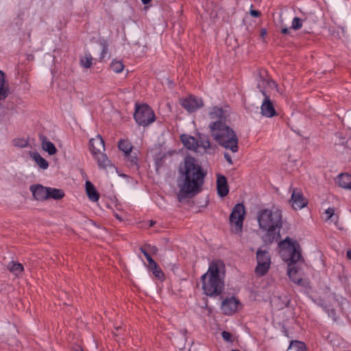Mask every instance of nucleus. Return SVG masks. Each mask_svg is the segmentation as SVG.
Here are the masks:
<instances>
[{"instance_id": "nucleus-1", "label": "nucleus", "mask_w": 351, "mask_h": 351, "mask_svg": "<svg viewBox=\"0 0 351 351\" xmlns=\"http://www.w3.org/2000/svg\"><path fill=\"white\" fill-rule=\"evenodd\" d=\"M206 176L197 159L186 156L178 168V186L180 189L178 199L182 202L186 197H192L202 191Z\"/></svg>"}, {"instance_id": "nucleus-2", "label": "nucleus", "mask_w": 351, "mask_h": 351, "mask_svg": "<svg viewBox=\"0 0 351 351\" xmlns=\"http://www.w3.org/2000/svg\"><path fill=\"white\" fill-rule=\"evenodd\" d=\"M212 120L208 125L213 139L221 147L236 153L239 150L238 138L234 131L226 123V114L221 108L213 107L209 112Z\"/></svg>"}, {"instance_id": "nucleus-3", "label": "nucleus", "mask_w": 351, "mask_h": 351, "mask_svg": "<svg viewBox=\"0 0 351 351\" xmlns=\"http://www.w3.org/2000/svg\"><path fill=\"white\" fill-rule=\"evenodd\" d=\"M257 220L260 229L265 232L266 242L273 243L280 239V231L282 226V211L277 208H265L258 211Z\"/></svg>"}, {"instance_id": "nucleus-4", "label": "nucleus", "mask_w": 351, "mask_h": 351, "mask_svg": "<svg viewBox=\"0 0 351 351\" xmlns=\"http://www.w3.org/2000/svg\"><path fill=\"white\" fill-rule=\"evenodd\" d=\"M225 265L221 261H213L208 271L202 276V289L207 296L219 295L224 289Z\"/></svg>"}, {"instance_id": "nucleus-5", "label": "nucleus", "mask_w": 351, "mask_h": 351, "mask_svg": "<svg viewBox=\"0 0 351 351\" xmlns=\"http://www.w3.org/2000/svg\"><path fill=\"white\" fill-rule=\"evenodd\" d=\"M90 151L100 168L106 169L110 165V161L104 153L105 151L104 141L100 135L96 136L89 141Z\"/></svg>"}, {"instance_id": "nucleus-6", "label": "nucleus", "mask_w": 351, "mask_h": 351, "mask_svg": "<svg viewBox=\"0 0 351 351\" xmlns=\"http://www.w3.org/2000/svg\"><path fill=\"white\" fill-rule=\"evenodd\" d=\"M266 84L269 86H276L274 81L271 80H265L260 77V80L258 82L257 88L264 96V99L261 106V114L263 116L271 118L276 115V111L274 108V104L270 99L269 96L267 95L266 92L262 88V86Z\"/></svg>"}, {"instance_id": "nucleus-7", "label": "nucleus", "mask_w": 351, "mask_h": 351, "mask_svg": "<svg viewBox=\"0 0 351 351\" xmlns=\"http://www.w3.org/2000/svg\"><path fill=\"white\" fill-rule=\"evenodd\" d=\"M280 245H287V249L282 251V256L287 262L289 267V265L295 267L294 265L302 258L300 245L296 243L291 242L289 237L286 238L280 243Z\"/></svg>"}, {"instance_id": "nucleus-8", "label": "nucleus", "mask_w": 351, "mask_h": 351, "mask_svg": "<svg viewBox=\"0 0 351 351\" xmlns=\"http://www.w3.org/2000/svg\"><path fill=\"white\" fill-rule=\"evenodd\" d=\"M257 265L255 267V274L260 277L265 276L271 267V261L269 252L266 247H259L256 253Z\"/></svg>"}, {"instance_id": "nucleus-9", "label": "nucleus", "mask_w": 351, "mask_h": 351, "mask_svg": "<svg viewBox=\"0 0 351 351\" xmlns=\"http://www.w3.org/2000/svg\"><path fill=\"white\" fill-rule=\"evenodd\" d=\"M134 117L136 123L142 126H147L155 121L153 110L147 104L136 105Z\"/></svg>"}, {"instance_id": "nucleus-10", "label": "nucleus", "mask_w": 351, "mask_h": 351, "mask_svg": "<svg viewBox=\"0 0 351 351\" xmlns=\"http://www.w3.org/2000/svg\"><path fill=\"white\" fill-rule=\"evenodd\" d=\"M245 215V210L243 204H237L233 207L230 215V223L234 233L238 234L242 231Z\"/></svg>"}, {"instance_id": "nucleus-11", "label": "nucleus", "mask_w": 351, "mask_h": 351, "mask_svg": "<svg viewBox=\"0 0 351 351\" xmlns=\"http://www.w3.org/2000/svg\"><path fill=\"white\" fill-rule=\"evenodd\" d=\"M240 306L239 300L232 296L227 298L222 301L221 310L225 315H230L236 313Z\"/></svg>"}, {"instance_id": "nucleus-12", "label": "nucleus", "mask_w": 351, "mask_h": 351, "mask_svg": "<svg viewBox=\"0 0 351 351\" xmlns=\"http://www.w3.org/2000/svg\"><path fill=\"white\" fill-rule=\"evenodd\" d=\"M182 106L187 111L192 112L203 106L202 99L195 97L190 96L188 98L184 99L181 102Z\"/></svg>"}, {"instance_id": "nucleus-13", "label": "nucleus", "mask_w": 351, "mask_h": 351, "mask_svg": "<svg viewBox=\"0 0 351 351\" xmlns=\"http://www.w3.org/2000/svg\"><path fill=\"white\" fill-rule=\"evenodd\" d=\"M290 202L293 208L295 210L302 209L307 204V201L304 197L302 193L296 189L293 190Z\"/></svg>"}, {"instance_id": "nucleus-14", "label": "nucleus", "mask_w": 351, "mask_h": 351, "mask_svg": "<svg viewBox=\"0 0 351 351\" xmlns=\"http://www.w3.org/2000/svg\"><path fill=\"white\" fill-rule=\"evenodd\" d=\"M30 191L36 200L43 201L49 198L48 187H45L40 184L32 185Z\"/></svg>"}, {"instance_id": "nucleus-15", "label": "nucleus", "mask_w": 351, "mask_h": 351, "mask_svg": "<svg viewBox=\"0 0 351 351\" xmlns=\"http://www.w3.org/2000/svg\"><path fill=\"white\" fill-rule=\"evenodd\" d=\"M217 193L220 197H225L229 192L227 179L223 175H217Z\"/></svg>"}, {"instance_id": "nucleus-16", "label": "nucleus", "mask_w": 351, "mask_h": 351, "mask_svg": "<svg viewBox=\"0 0 351 351\" xmlns=\"http://www.w3.org/2000/svg\"><path fill=\"white\" fill-rule=\"evenodd\" d=\"M180 138L184 147L189 149L196 152L199 147V141L192 136L182 134L181 135Z\"/></svg>"}, {"instance_id": "nucleus-17", "label": "nucleus", "mask_w": 351, "mask_h": 351, "mask_svg": "<svg viewBox=\"0 0 351 351\" xmlns=\"http://www.w3.org/2000/svg\"><path fill=\"white\" fill-rule=\"evenodd\" d=\"M39 138L42 143V149L47 152L49 155H54L57 153V149L54 144L48 141L47 138L43 134L40 135Z\"/></svg>"}, {"instance_id": "nucleus-18", "label": "nucleus", "mask_w": 351, "mask_h": 351, "mask_svg": "<svg viewBox=\"0 0 351 351\" xmlns=\"http://www.w3.org/2000/svg\"><path fill=\"white\" fill-rule=\"evenodd\" d=\"M85 186L86 192L89 199L94 202H97L99 199V194L95 186L90 181H86Z\"/></svg>"}, {"instance_id": "nucleus-19", "label": "nucleus", "mask_w": 351, "mask_h": 351, "mask_svg": "<svg viewBox=\"0 0 351 351\" xmlns=\"http://www.w3.org/2000/svg\"><path fill=\"white\" fill-rule=\"evenodd\" d=\"M339 186L351 190V175L348 173H340L337 178Z\"/></svg>"}, {"instance_id": "nucleus-20", "label": "nucleus", "mask_w": 351, "mask_h": 351, "mask_svg": "<svg viewBox=\"0 0 351 351\" xmlns=\"http://www.w3.org/2000/svg\"><path fill=\"white\" fill-rule=\"evenodd\" d=\"M9 95V88L5 85V73L0 70V101Z\"/></svg>"}, {"instance_id": "nucleus-21", "label": "nucleus", "mask_w": 351, "mask_h": 351, "mask_svg": "<svg viewBox=\"0 0 351 351\" xmlns=\"http://www.w3.org/2000/svg\"><path fill=\"white\" fill-rule=\"evenodd\" d=\"M31 156L41 169H47L48 168V162L44 158H43L40 154L38 152H33L31 154Z\"/></svg>"}, {"instance_id": "nucleus-22", "label": "nucleus", "mask_w": 351, "mask_h": 351, "mask_svg": "<svg viewBox=\"0 0 351 351\" xmlns=\"http://www.w3.org/2000/svg\"><path fill=\"white\" fill-rule=\"evenodd\" d=\"M8 269L16 276H19L23 271V266L19 263L11 261L8 265Z\"/></svg>"}, {"instance_id": "nucleus-23", "label": "nucleus", "mask_w": 351, "mask_h": 351, "mask_svg": "<svg viewBox=\"0 0 351 351\" xmlns=\"http://www.w3.org/2000/svg\"><path fill=\"white\" fill-rule=\"evenodd\" d=\"M287 351H306V346L302 341H291Z\"/></svg>"}, {"instance_id": "nucleus-24", "label": "nucleus", "mask_w": 351, "mask_h": 351, "mask_svg": "<svg viewBox=\"0 0 351 351\" xmlns=\"http://www.w3.org/2000/svg\"><path fill=\"white\" fill-rule=\"evenodd\" d=\"M119 148L125 153V156H130L132 149V146L128 141L120 140L119 142Z\"/></svg>"}, {"instance_id": "nucleus-25", "label": "nucleus", "mask_w": 351, "mask_h": 351, "mask_svg": "<svg viewBox=\"0 0 351 351\" xmlns=\"http://www.w3.org/2000/svg\"><path fill=\"white\" fill-rule=\"evenodd\" d=\"M49 190V198H53L54 199H60L62 198L64 193L62 190L54 188L48 187Z\"/></svg>"}, {"instance_id": "nucleus-26", "label": "nucleus", "mask_w": 351, "mask_h": 351, "mask_svg": "<svg viewBox=\"0 0 351 351\" xmlns=\"http://www.w3.org/2000/svg\"><path fill=\"white\" fill-rule=\"evenodd\" d=\"M298 271L295 267H291L289 265L288 269V275L290 279L295 283L300 284L302 282V278L297 275Z\"/></svg>"}, {"instance_id": "nucleus-27", "label": "nucleus", "mask_w": 351, "mask_h": 351, "mask_svg": "<svg viewBox=\"0 0 351 351\" xmlns=\"http://www.w3.org/2000/svg\"><path fill=\"white\" fill-rule=\"evenodd\" d=\"M93 64V57L90 53H86L85 56L80 60V65L85 68L88 69Z\"/></svg>"}, {"instance_id": "nucleus-28", "label": "nucleus", "mask_w": 351, "mask_h": 351, "mask_svg": "<svg viewBox=\"0 0 351 351\" xmlns=\"http://www.w3.org/2000/svg\"><path fill=\"white\" fill-rule=\"evenodd\" d=\"M199 147H203L205 150L210 148V142L208 136L199 135L198 139Z\"/></svg>"}, {"instance_id": "nucleus-29", "label": "nucleus", "mask_w": 351, "mask_h": 351, "mask_svg": "<svg viewBox=\"0 0 351 351\" xmlns=\"http://www.w3.org/2000/svg\"><path fill=\"white\" fill-rule=\"evenodd\" d=\"M29 144V141L27 139L24 138H14L12 141V145L14 147H19V148H24L27 147Z\"/></svg>"}, {"instance_id": "nucleus-30", "label": "nucleus", "mask_w": 351, "mask_h": 351, "mask_svg": "<svg viewBox=\"0 0 351 351\" xmlns=\"http://www.w3.org/2000/svg\"><path fill=\"white\" fill-rule=\"evenodd\" d=\"M111 69L115 73H120L123 69V64L120 61H113L110 64Z\"/></svg>"}, {"instance_id": "nucleus-31", "label": "nucleus", "mask_w": 351, "mask_h": 351, "mask_svg": "<svg viewBox=\"0 0 351 351\" xmlns=\"http://www.w3.org/2000/svg\"><path fill=\"white\" fill-rule=\"evenodd\" d=\"M302 27V21L299 17H294L291 28L294 30L300 29Z\"/></svg>"}, {"instance_id": "nucleus-32", "label": "nucleus", "mask_w": 351, "mask_h": 351, "mask_svg": "<svg viewBox=\"0 0 351 351\" xmlns=\"http://www.w3.org/2000/svg\"><path fill=\"white\" fill-rule=\"evenodd\" d=\"M324 215L326 216L325 220L328 221L329 219L332 220V217L335 216V210L333 208H328L324 212Z\"/></svg>"}, {"instance_id": "nucleus-33", "label": "nucleus", "mask_w": 351, "mask_h": 351, "mask_svg": "<svg viewBox=\"0 0 351 351\" xmlns=\"http://www.w3.org/2000/svg\"><path fill=\"white\" fill-rule=\"evenodd\" d=\"M101 46H102V50H101V54L99 56V60L101 61L103 60L106 58V56L108 53V47L106 43H101Z\"/></svg>"}, {"instance_id": "nucleus-34", "label": "nucleus", "mask_w": 351, "mask_h": 351, "mask_svg": "<svg viewBox=\"0 0 351 351\" xmlns=\"http://www.w3.org/2000/svg\"><path fill=\"white\" fill-rule=\"evenodd\" d=\"M141 248H145L149 254L155 255L158 252V248L154 245H146L145 247Z\"/></svg>"}, {"instance_id": "nucleus-35", "label": "nucleus", "mask_w": 351, "mask_h": 351, "mask_svg": "<svg viewBox=\"0 0 351 351\" xmlns=\"http://www.w3.org/2000/svg\"><path fill=\"white\" fill-rule=\"evenodd\" d=\"M151 271L153 272V274L158 279H162L164 278V273L158 266L156 267V269H154Z\"/></svg>"}, {"instance_id": "nucleus-36", "label": "nucleus", "mask_w": 351, "mask_h": 351, "mask_svg": "<svg viewBox=\"0 0 351 351\" xmlns=\"http://www.w3.org/2000/svg\"><path fill=\"white\" fill-rule=\"evenodd\" d=\"M140 250L143 254L145 257L146 258L148 264H150L151 263L154 262V260L152 258L151 255L149 254L147 250L145 248H140Z\"/></svg>"}, {"instance_id": "nucleus-37", "label": "nucleus", "mask_w": 351, "mask_h": 351, "mask_svg": "<svg viewBox=\"0 0 351 351\" xmlns=\"http://www.w3.org/2000/svg\"><path fill=\"white\" fill-rule=\"evenodd\" d=\"M222 338L228 342L232 341V335L227 331H223L221 332Z\"/></svg>"}, {"instance_id": "nucleus-38", "label": "nucleus", "mask_w": 351, "mask_h": 351, "mask_svg": "<svg viewBox=\"0 0 351 351\" xmlns=\"http://www.w3.org/2000/svg\"><path fill=\"white\" fill-rule=\"evenodd\" d=\"M290 28H288L287 27H282L280 29V33L283 35H289L291 33Z\"/></svg>"}, {"instance_id": "nucleus-39", "label": "nucleus", "mask_w": 351, "mask_h": 351, "mask_svg": "<svg viewBox=\"0 0 351 351\" xmlns=\"http://www.w3.org/2000/svg\"><path fill=\"white\" fill-rule=\"evenodd\" d=\"M130 160L132 163V165H137L138 162V158L136 156H132L130 154V156H126Z\"/></svg>"}, {"instance_id": "nucleus-40", "label": "nucleus", "mask_w": 351, "mask_h": 351, "mask_svg": "<svg viewBox=\"0 0 351 351\" xmlns=\"http://www.w3.org/2000/svg\"><path fill=\"white\" fill-rule=\"evenodd\" d=\"M328 315L332 317L334 321L337 320L336 312L334 309H330L328 311Z\"/></svg>"}, {"instance_id": "nucleus-41", "label": "nucleus", "mask_w": 351, "mask_h": 351, "mask_svg": "<svg viewBox=\"0 0 351 351\" xmlns=\"http://www.w3.org/2000/svg\"><path fill=\"white\" fill-rule=\"evenodd\" d=\"M224 158L226 159V160L230 164V165H232L233 162H232V158L231 156H230L229 154L228 153H224Z\"/></svg>"}, {"instance_id": "nucleus-42", "label": "nucleus", "mask_w": 351, "mask_h": 351, "mask_svg": "<svg viewBox=\"0 0 351 351\" xmlns=\"http://www.w3.org/2000/svg\"><path fill=\"white\" fill-rule=\"evenodd\" d=\"M250 14L254 17H258L261 16V12L258 10H252Z\"/></svg>"}, {"instance_id": "nucleus-43", "label": "nucleus", "mask_w": 351, "mask_h": 351, "mask_svg": "<svg viewBox=\"0 0 351 351\" xmlns=\"http://www.w3.org/2000/svg\"><path fill=\"white\" fill-rule=\"evenodd\" d=\"M157 266H158V265H157V263H156L155 261L154 262L151 263L150 264H148V268L150 270H152L154 269H156Z\"/></svg>"}, {"instance_id": "nucleus-44", "label": "nucleus", "mask_w": 351, "mask_h": 351, "mask_svg": "<svg viewBox=\"0 0 351 351\" xmlns=\"http://www.w3.org/2000/svg\"><path fill=\"white\" fill-rule=\"evenodd\" d=\"M266 34H267L266 29H264V28L261 29V36L262 38H264L266 36Z\"/></svg>"}, {"instance_id": "nucleus-45", "label": "nucleus", "mask_w": 351, "mask_h": 351, "mask_svg": "<svg viewBox=\"0 0 351 351\" xmlns=\"http://www.w3.org/2000/svg\"><path fill=\"white\" fill-rule=\"evenodd\" d=\"M346 255H347V258H348V259L351 260V250H348V251L347 252V254H346Z\"/></svg>"}, {"instance_id": "nucleus-46", "label": "nucleus", "mask_w": 351, "mask_h": 351, "mask_svg": "<svg viewBox=\"0 0 351 351\" xmlns=\"http://www.w3.org/2000/svg\"><path fill=\"white\" fill-rule=\"evenodd\" d=\"M141 1H142V2H143L144 4H147V3H150V1H151L152 0H141Z\"/></svg>"}, {"instance_id": "nucleus-47", "label": "nucleus", "mask_w": 351, "mask_h": 351, "mask_svg": "<svg viewBox=\"0 0 351 351\" xmlns=\"http://www.w3.org/2000/svg\"><path fill=\"white\" fill-rule=\"evenodd\" d=\"M330 335H328V336L327 337V339L328 340V341H329L330 343H332V339H330Z\"/></svg>"}, {"instance_id": "nucleus-48", "label": "nucleus", "mask_w": 351, "mask_h": 351, "mask_svg": "<svg viewBox=\"0 0 351 351\" xmlns=\"http://www.w3.org/2000/svg\"><path fill=\"white\" fill-rule=\"evenodd\" d=\"M115 216H116V217H117V219H119V220H121V218L119 217V215H116Z\"/></svg>"}, {"instance_id": "nucleus-49", "label": "nucleus", "mask_w": 351, "mask_h": 351, "mask_svg": "<svg viewBox=\"0 0 351 351\" xmlns=\"http://www.w3.org/2000/svg\"><path fill=\"white\" fill-rule=\"evenodd\" d=\"M232 351H241V350L237 349V350H232Z\"/></svg>"}]
</instances>
